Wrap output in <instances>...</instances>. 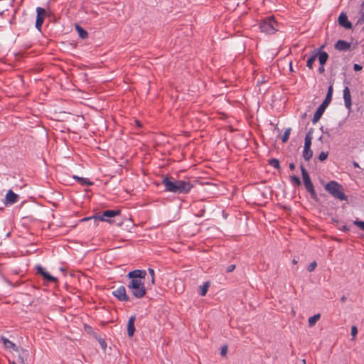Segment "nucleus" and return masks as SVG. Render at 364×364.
Here are the masks:
<instances>
[{
  "instance_id": "obj_37",
  "label": "nucleus",
  "mask_w": 364,
  "mask_h": 364,
  "mask_svg": "<svg viewBox=\"0 0 364 364\" xmlns=\"http://www.w3.org/2000/svg\"><path fill=\"white\" fill-rule=\"evenodd\" d=\"M357 333H358V328H357V327L355 326H353L351 327V336L353 337L352 339H354V338L355 337Z\"/></svg>"
},
{
  "instance_id": "obj_4",
  "label": "nucleus",
  "mask_w": 364,
  "mask_h": 364,
  "mask_svg": "<svg viewBox=\"0 0 364 364\" xmlns=\"http://www.w3.org/2000/svg\"><path fill=\"white\" fill-rule=\"evenodd\" d=\"M278 24L273 16H269L264 18L259 24L261 32L266 34H273L277 30Z\"/></svg>"
},
{
  "instance_id": "obj_13",
  "label": "nucleus",
  "mask_w": 364,
  "mask_h": 364,
  "mask_svg": "<svg viewBox=\"0 0 364 364\" xmlns=\"http://www.w3.org/2000/svg\"><path fill=\"white\" fill-rule=\"evenodd\" d=\"M343 97L345 107L350 112L351 110L352 102H351V95H350V89L347 86L345 87L343 90Z\"/></svg>"
},
{
  "instance_id": "obj_49",
  "label": "nucleus",
  "mask_w": 364,
  "mask_h": 364,
  "mask_svg": "<svg viewBox=\"0 0 364 364\" xmlns=\"http://www.w3.org/2000/svg\"><path fill=\"white\" fill-rule=\"evenodd\" d=\"M292 262H293V264H296L297 263V260H296L295 259H294L292 260Z\"/></svg>"
},
{
  "instance_id": "obj_27",
  "label": "nucleus",
  "mask_w": 364,
  "mask_h": 364,
  "mask_svg": "<svg viewBox=\"0 0 364 364\" xmlns=\"http://www.w3.org/2000/svg\"><path fill=\"white\" fill-rule=\"evenodd\" d=\"M209 287V283L205 282L202 286L200 287V294L201 296H205L207 294L208 289Z\"/></svg>"
},
{
  "instance_id": "obj_10",
  "label": "nucleus",
  "mask_w": 364,
  "mask_h": 364,
  "mask_svg": "<svg viewBox=\"0 0 364 364\" xmlns=\"http://www.w3.org/2000/svg\"><path fill=\"white\" fill-rule=\"evenodd\" d=\"M146 275V272L143 269H135L129 272L127 277L130 279V280L136 279L137 281H142V279H144Z\"/></svg>"
},
{
  "instance_id": "obj_26",
  "label": "nucleus",
  "mask_w": 364,
  "mask_h": 364,
  "mask_svg": "<svg viewBox=\"0 0 364 364\" xmlns=\"http://www.w3.org/2000/svg\"><path fill=\"white\" fill-rule=\"evenodd\" d=\"M317 58V54H315L314 53L313 55H311L307 60L306 61V66L309 68V69H312L313 68V63L316 60V59Z\"/></svg>"
},
{
  "instance_id": "obj_29",
  "label": "nucleus",
  "mask_w": 364,
  "mask_h": 364,
  "mask_svg": "<svg viewBox=\"0 0 364 364\" xmlns=\"http://www.w3.org/2000/svg\"><path fill=\"white\" fill-rule=\"evenodd\" d=\"M269 164L277 169H279L280 168L279 161L277 159H270L269 161Z\"/></svg>"
},
{
  "instance_id": "obj_21",
  "label": "nucleus",
  "mask_w": 364,
  "mask_h": 364,
  "mask_svg": "<svg viewBox=\"0 0 364 364\" xmlns=\"http://www.w3.org/2000/svg\"><path fill=\"white\" fill-rule=\"evenodd\" d=\"M73 178L75 179L82 186H92L93 184V182L90 181L87 178L73 176Z\"/></svg>"
},
{
  "instance_id": "obj_17",
  "label": "nucleus",
  "mask_w": 364,
  "mask_h": 364,
  "mask_svg": "<svg viewBox=\"0 0 364 364\" xmlns=\"http://www.w3.org/2000/svg\"><path fill=\"white\" fill-rule=\"evenodd\" d=\"M334 47L339 51H346L350 48V43L344 40H338L335 43Z\"/></svg>"
},
{
  "instance_id": "obj_11",
  "label": "nucleus",
  "mask_w": 364,
  "mask_h": 364,
  "mask_svg": "<svg viewBox=\"0 0 364 364\" xmlns=\"http://www.w3.org/2000/svg\"><path fill=\"white\" fill-rule=\"evenodd\" d=\"M14 351L17 353L18 361L21 363H24L28 360L29 357V352L28 350L20 348L17 346Z\"/></svg>"
},
{
  "instance_id": "obj_31",
  "label": "nucleus",
  "mask_w": 364,
  "mask_h": 364,
  "mask_svg": "<svg viewBox=\"0 0 364 364\" xmlns=\"http://www.w3.org/2000/svg\"><path fill=\"white\" fill-rule=\"evenodd\" d=\"M353 224L364 231V221L356 220L353 221Z\"/></svg>"
},
{
  "instance_id": "obj_34",
  "label": "nucleus",
  "mask_w": 364,
  "mask_h": 364,
  "mask_svg": "<svg viewBox=\"0 0 364 364\" xmlns=\"http://www.w3.org/2000/svg\"><path fill=\"white\" fill-rule=\"evenodd\" d=\"M332 96H333V95H330V93L326 94V98L323 101V103H324L325 105H327L328 106V105L331 103V102L332 100Z\"/></svg>"
},
{
  "instance_id": "obj_14",
  "label": "nucleus",
  "mask_w": 364,
  "mask_h": 364,
  "mask_svg": "<svg viewBox=\"0 0 364 364\" xmlns=\"http://www.w3.org/2000/svg\"><path fill=\"white\" fill-rule=\"evenodd\" d=\"M328 105L324 103H321L320 106L317 108L316 112L312 119L313 124H316L321 117Z\"/></svg>"
},
{
  "instance_id": "obj_32",
  "label": "nucleus",
  "mask_w": 364,
  "mask_h": 364,
  "mask_svg": "<svg viewBox=\"0 0 364 364\" xmlns=\"http://www.w3.org/2000/svg\"><path fill=\"white\" fill-rule=\"evenodd\" d=\"M317 267V263L316 261H314L309 264V265L307 267V270L310 272L315 270L316 267Z\"/></svg>"
},
{
  "instance_id": "obj_22",
  "label": "nucleus",
  "mask_w": 364,
  "mask_h": 364,
  "mask_svg": "<svg viewBox=\"0 0 364 364\" xmlns=\"http://www.w3.org/2000/svg\"><path fill=\"white\" fill-rule=\"evenodd\" d=\"M312 131L313 129L311 128L310 130L307 132L304 139V147L311 148V140H312Z\"/></svg>"
},
{
  "instance_id": "obj_30",
  "label": "nucleus",
  "mask_w": 364,
  "mask_h": 364,
  "mask_svg": "<svg viewBox=\"0 0 364 364\" xmlns=\"http://www.w3.org/2000/svg\"><path fill=\"white\" fill-rule=\"evenodd\" d=\"M328 151H321L320 153V154L318 155V160L321 161H323L328 158Z\"/></svg>"
},
{
  "instance_id": "obj_16",
  "label": "nucleus",
  "mask_w": 364,
  "mask_h": 364,
  "mask_svg": "<svg viewBox=\"0 0 364 364\" xmlns=\"http://www.w3.org/2000/svg\"><path fill=\"white\" fill-rule=\"evenodd\" d=\"M136 320V316H132L128 321L127 323V334L128 336L132 338L135 332L134 322Z\"/></svg>"
},
{
  "instance_id": "obj_28",
  "label": "nucleus",
  "mask_w": 364,
  "mask_h": 364,
  "mask_svg": "<svg viewBox=\"0 0 364 364\" xmlns=\"http://www.w3.org/2000/svg\"><path fill=\"white\" fill-rule=\"evenodd\" d=\"M290 132H291V128H287L284 131V132L282 135V141L283 143H285L288 141V139L289 138Z\"/></svg>"
},
{
  "instance_id": "obj_24",
  "label": "nucleus",
  "mask_w": 364,
  "mask_h": 364,
  "mask_svg": "<svg viewBox=\"0 0 364 364\" xmlns=\"http://www.w3.org/2000/svg\"><path fill=\"white\" fill-rule=\"evenodd\" d=\"M313 152L311 149V148L309 147H304L302 153L303 158L305 161H309L310 159L312 157Z\"/></svg>"
},
{
  "instance_id": "obj_52",
  "label": "nucleus",
  "mask_w": 364,
  "mask_h": 364,
  "mask_svg": "<svg viewBox=\"0 0 364 364\" xmlns=\"http://www.w3.org/2000/svg\"><path fill=\"white\" fill-rule=\"evenodd\" d=\"M363 31H364V26L363 27Z\"/></svg>"
},
{
  "instance_id": "obj_7",
  "label": "nucleus",
  "mask_w": 364,
  "mask_h": 364,
  "mask_svg": "<svg viewBox=\"0 0 364 364\" xmlns=\"http://www.w3.org/2000/svg\"><path fill=\"white\" fill-rule=\"evenodd\" d=\"M36 273L43 277L45 283L50 284L57 282V278L50 275L41 265L37 264L36 266Z\"/></svg>"
},
{
  "instance_id": "obj_45",
  "label": "nucleus",
  "mask_w": 364,
  "mask_h": 364,
  "mask_svg": "<svg viewBox=\"0 0 364 364\" xmlns=\"http://www.w3.org/2000/svg\"><path fill=\"white\" fill-rule=\"evenodd\" d=\"M341 301H342V302H345V301H346V296H343L341 297Z\"/></svg>"
},
{
  "instance_id": "obj_33",
  "label": "nucleus",
  "mask_w": 364,
  "mask_h": 364,
  "mask_svg": "<svg viewBox=\"0 0 364 364\" xmlns=\"http://www.w3.org/2000/svg\"><path fill=\"white\" fill-rule=\"evenodd\" d=\"M291 181L296 186H299L301 184L300 178L298 176H291Z\"/></svg>"
},
{
  "instance_id": "obj_46",
  "label": "nucleus",
  "mask_w": 364,
  "mask_h": 364,
  "mask_svg": "<svg viewBox=\"0 0 364 364\" xmlns=\"http://www.w3.org/2000/svg\"><path fill=\"white\" fill-rule=\"evenodd\" d=\"M323 133L324 134H327L328 136H330V134L328 133V132L327 130H326V131H325V132L323 131Z\"/></svg>"
},
{
  "instance_id": "obj_44",
  "label": "nucleus",
  "mask_w": 364,
  "mask_h": 364,
  "mask_svg": "<svg viewBox=\"0 0 364 364\" xmlns=\"http://www.w3.org/2000/svg\"><path fill=\"white\" fill-rule=\"evenodd\" d=\"M135 123H136V124L138 127H141V122H140L139 121L136 120V121H135Z\"/></svg>"
},
{
  "instance_id": "obj_6",
  "label": "nucleus",
  "mask_w": 364,
  "mask_h": 364,
  "mask_svg": "<svg viewBox=\"0 0 364 364\" xmlns=\"http://www.w3.org/2000/svg\"><path fill=\"white\" fill-rule=\"evenodd\" d=\"M120 213L119 210H107L104 211L102 214L97 215L95 216V218L100 221H107L112 223L111 218L119 215Z\"/></svg>"
},
{
  "instance_id": "obj_1",
  "label": "nucleus",
  "mask_w": 364,
  "mask_h": 364,
  "mask_svg": "<svg viewBox=\"0 0 364 364\" xmlns=\"http://www.w3.org/2000/svg\"><path fill=\"white\" fill-rule=\"evenodd\" d=\"M162 184L164 191L176 194H188L193 188V185L188 180H177L173 177L165 176L163 178Z\"/></svg>"
},
{
  "instance_id": "obj_47",
  "label": "nucleus",
  "mask_w": 364,
  "mask_h": 364,
  "mask_svg": "<svg viewBox=\"0 0 364 364\" xmlns=\"http://www.w3.org/2000/svg\"><path fill=\"white\" fill-rule=\"evenodd\" d=\"M343 230L345 231H347V230H348V228L346 226H343Z\"/></svg>"
},
{
  "instance_id": "obj_25",
  "label": "nucleus",
  "mask_w": 364,
  "mask_h": 364,
  "mask_svg": "<svg viewBox=\"0 0 364 364\" xmlns=\"http://www.w3.org/2000/svg\"><path fill=\"white\" fill-rule=\"evenodd\" d=\"M320 317H321L320 314H315V315L309 317L308 319V323H309V327L314 326L316 324V323L318 321Z\"/></svg>"
},
{
  "instance_id": "obj_43",
  "label": "nucleus",
  "mask_w": 364,
  "mask_h": 364,
  "mask_svg": "<svg viewBox=\"0 0 364 364\" xmlns=\"http://www.w3.org/2000/svg\"><path fill=\"white\" fill-rule=\"evenodd\" d=\"M290 170L293 171L295 169V164L294 163H291L289 164V166Z\"/></svg>"
},
{
  "instance_id": "obj_42",
  "label": "nucleus",
  "mask_w": 364,
  "mask_h": 364,
  "mask_svg": "<svg viewBox=\"0 0 364 364\" xmlns=\"http://www.w3.org/2000/svg\"><path fill=\"white\" fill-rule=\"evenodd\" d=\"M333 85H330L328 88L327 94L330 93V95H333Z\"/></svg>"
},
{
  "instance_id": "obj_5",
  "label": "nucleus",
  "mask_w": 364,
  "mask_h": 364,
  "mask_svg": "<svg viewBox=\"0 0 364 364\" xmlns=\"http://www.w3.org/2000/svg\"><path fill=\"white\" fill-rule=\"evenodd\" d=\"M300 169H301L302 178L304 180V186H305L306 191L310 193L311 197L313 199L317 200V199H318L317 194L316 193L314 184L310 178V176H309L307 171L306 170V168L304 167L303 165L300 166Z\"/></svg>"
},
{
  "instance_id": "obj_8",
  "label": "nucleus",
  "mask_w": 364,
  "mask_h": 364,
  "mask_svg": "<svg viewBox=\"0 0 364 364\" xmlns=\"http://www.w3.org/2000/svg\"><path fill=\"white\" fill-rule=\"evenodd\" d=\"M36 28L38 31H41L42 26L46 18V10L41 7L36 8Z\"/></svg>"
},
{
  "instance_id": "obj_41",
  "label": "nucleus",
  "mask_w": 364,
  "mask_h": 364,
  "mask_svg": "<svg viewBox=\"0 0 364 364\" xmlns=\"http://www.w3.org/2000/svg\"><path fill=\"white\" fill-rule=\"evenodd\" d=\"M318 72L320 73V74H323L324 72H325V68H324V65H321L319 66L318 69Z\"/></svg>"
},
{
  "instance_id": "obj_3",
  "label": "nucleus",
  "mask_w": 364,
  "mask_h": 364,
  "mask_svg": "<svg viewBox=\"0 0 364 364\" xmlns=\"http://www.w3.org/2000/svg\"><path fill=\"white\" fill-rule=\"evenodd\" d=\"M127 288L131 291L132 295L137 299H141L146 294V288L143 281L130 280L127 284Z\"/></svg>"
},
{
  "instance_id": "obj_2",
  "label": "nucleus",
  "mask_w": 364,
  "mask_h": 364,
  "mask_svg": "<svg viewBox=\"0 0 364 364\" xmlns=\"http://www.w3.org/2000/svg\"><path fill=\"white\" fill-rule=\"evenodd\" d=\"M324 188L335 198L340 200H348V196L345 194L343 186L336 181H331L327 183Z\"/></svg>"
},
{
  "instance_id": "obj_51",
  "label": "nucleus",
  "mask_w": 364,
  "mask_h": 364,
  "mask_svg": "<svg viewBox=\"0 0 364 364\" xmlns=\"http://www.w3.org/2000/svg\"><path fill=\"white\" fill-rule=\"evenodd\" d=\"M302 363H304V364H306V360H305V359H303V360H302Z\"/></svg>"
},
{
  "instance_id": "obj_38",
  "label": "nucleus",
  "mask_w": 364,
  "mask_h": 364,
  "mask_svg": "<svg viewBox=\"0 0 364 364\" xmlns=\"http://www.w3.org/2000/svg\"><path fill=\"white\" fill-rule=\"evenodd\" d=\"M235 269V264H230V265L228 266V267L226 269V272L228 273H230V272H232V271H234Z\"/></svg>"
},
{
  "instance_id": "obj_48",
  "label": "nucleus",
  "mask_w": 364,
  "mask_h": 364,
  "mask_svg": "<svg viewBox=\"0 0 364 364\" xmlns=\"http://www.w3.org/2000/svg\"><path fill=\"white\" fill-rule=\"evenodd\" d=\"M353 165H354L355 167H358V164L357 162H354Z\"/></svg>"
},
{
  "instance_id": "obj_36",
  "label": "nucleus",
  "mask_w": 364,
  "mask_h": 364,
  "mask_svg": "<svg viewBox=\"0 0 364 364\" xmlns=\"http://www.w3.org/2000/svg\"><path fill=\"white\" fill-rule=\"evenodd\" d=\"M99 343H100V345L101 348L102 349L105 350L106 348H107V343H106L105 340L102 338H99Z\"/></svg>"
},
{
  "instance_id": "obj_15",
  "label": "nucleus",
  "mask_w": 364,
  "mask_h": 364,
  "mask_svg": "<svg viewBox=\"0 0 364 364\" xmlns=\"http://www.w3.org/2000/svg\"><path fill=\"white\" fill-rule=\"evenodd\" d=\"M18 196L13 192L11 190H9L6 195L5 202L6 205L10 204L12 205L18 201Z\"/></svg>"
},
{
  "instance_id": "obj_9",
  "label": "nucleus",
  "mask_w": 364,
  "mask_h": 364,
  "mask_svg": "<svg viewBox=\"0 0 364 364\" xmlns=\"http://www.w3.org/2000/svg\"><path fill=\"white\" fill-rule=\"evenodd\" d=\"M112 295L120 301H129V296L127 294L124 286H119L116 290L112 291Z\"/></svg>"
},
{
  "instance_id": "obj_35",
  "label": "nucleus",
  "mask_w": 364,
  "mask_h": 364,
  "mask_svg": "<svg viewBox=\"0 0 364 364\" xmlns=\"http://www.w3.org/2000/svg\"><path fill=\"white\" fill-rule=\"evenodd\" d=\"M148 272H149V273L150 274V275L151 277V282L153 284H154V282H155L154 270L152 268H149L148 269Z\"/></svg>"
},
{
  "instance_id": "obj_18",
  "label": "nucleus",
  "mask_w": 364,
  "mask_h": 364,
  "mask_svg": "<svg viewBox=\"0 0 364 364\" xmlns=\"http://www.w3.org/2000/svg\"><path fill=\"white\" fill-rule=\"evenodd\" d=\"M317 54V58L318 59L319 63L321 65H324L328 60V55L325 51H318L315 53Z\"/></svg>"
},
{
  "instance_id": "obj_23",
  "label": "nucleus",
  "mask_w": 364,
  "mask_h": 364,
  "mask_svg": "<svg viewBox=\"0 0 364 364\" xmlns=\"http://www.w3.org/2000/svg\"><path fill=\"white\" fill-rule=\"evenodd\" d=\"M75 29L77 31L79 36L82 39H85V38H87L88 37V33L83 28H82L80 26L76 24L75 25Z\"/></svg>"
},
{
  "instance_id": "obj_39",
  "label": "nucleus",
  "mask_w": 364,
  "mask_h": 364,
  "mask_svg": "<svg viewBox=\"0 0 364 364\" xmlns=\"http://www.w3.org/2000/svg\"><path fill=\"white\" fill-rule=\"evenodd\" d=\"M227 352H228V347L225 346L222 347L221 352H220L221 355H223V356L226 355Z\"/></svg>"
},
{
  "instance_id": "obj_50",
  "label": "nucleus",
  "mask_w": 364,
  "mask_h": 364,
  "mask_svg": "<svg viewBox=\"0 0 364 364\" xmlns=\"http://www.w3.org/2000/svg\"><path fill=\"white\" fill-rule=\"evenodd\" d=\"M289 65H290L289 70H292L291 63H289Z\"/></svg>"
},
{
  "instance_id": "obj_40",
  "label": "nucleus",
  "mask_w": 364,
  "mask_h": 364,
  "mask_svg": "<svg viewBox=\"0 0 364 364\" xmlns=\"http://www.w3.org/2000/svg\"><path fill=\"white\" fill-rule=\"evenodd\" d=\"M362 68H363L362 66L360 65H359V64H354L353 65V70L355 71H356V72L361 70Z\"/></svg>"
},
{
  "instance_id": "obj_12",
  "label": "nucleus",
  "mask_w": 364,
  "mask_h": 364,
  "mask_svg": "<svg viewBox=\"0 0 364 364\" xmlns=\"http://www.w3.org/2000/svg\"><path fill=\"white\" fill-rule=\"evenodd\" d=\"M338 24L345 28L346 29H352L353 26L351 22L348 19V16L346 13L341 12L338 18Z\"/></svg>"
},
{
  "instance_id": "obj_20",
  "label": "nucleus",
  "mask_w": 364,
  "mask_h": 364,
  "mask_svg": "<svg viewBox=\"0 0 364 364\" xmlns=\"http://www.w3.org/2000/svg\"><path fill=\"white\" fill-rule=\"evenodd\" d=\"M359 18L356 21L355 25H362L364 24V1L362 2V4L360 6L359 8Z\"/></svg>"
},
{
  "instance_id": "obj_19",
  "label": "nucleus",
  "mask_w": 364,
  "mask_h": 364,
  "mask_svg": "<svg viewBox=\"0 0 364 364\" xmlns=\"http://www.w3.org/2000/svg\"><path fill=\"white\" fill-rule=\"evenodd\" d=\"M0 341L3 343L4 347L6 348H11L13 350H14L15 348L17 347L14 343H13L12 341H11L4 336L0 337Z\"/></svg>"
}]
</instances>
